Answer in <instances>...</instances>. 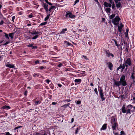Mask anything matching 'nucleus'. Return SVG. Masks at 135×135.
I'll list each match as a JSON object with an SVG mask.
<instances>
[{"label": "nucleus", "mask_w": 135, "mask_h": 135, "mask_svg": "<svg viewBox=\"0 0 135 135\" xmlns=\"http://www.w3.org/2000/svg\"><path fill=\"white\" fill-rule=\"evenodd\" d=\"M14 33L12 32L11 33H9V36L12 39L13 38V35H14Z\"/></svg>", "instance_id": "c756f323"}, {"label": "nucleus", "mask_w": 135, "mask_h": 135, "mask_svg": "<svg viewBox=\"0 0 135 135\" xmlns=\"http://www.w3.org/2000/svg\"><path fill=\"white\" fill-rule=\"evenodd\" d=\"M57 104V103L55 102H53L51 104L53 105H55Z\"/></svg>", "instance_id": "0e129e2a"}, {"label": "nucleus", "mask_w": 135, "mask_h": 135, "mask_svg": "<svg viewBox=\"0 0 135 135\" xmlns=\"http://www.w3.org/2000/svg\"><path fill=\"white\" fill-rule=\"evenodd\" d=\"M4 34H5V36L6 37V38H7L8 40L9 39V37L8 36V35L6 33H4Z\"/></svg>", "instance_id": "58836bf2"}, {"label": "nucleus", "mask_w": 135, "mask_h": 135, "mask_svg": "<svg viewBox=\"0 0 135 135\" xmlns=\"http://www.w3.org/2000/svg\"><path fill=\"white\" fill-rule=\"evenodd\" d=\"M104 5L106 7H110L112 6V5L111 4L109 3H108L107 2H104Z\"/></svg>", "instance_id": "4468645a"}, {"label": "nucleus", "mask_w": 135, "mask_h": 135, "mask_svg": "<svg viewBox=\"0 0 135 135\" xmlns=\"http://www.w3.org/2000/svg\"><path fill=\"white\" fill-rule=\"evenodd\" d=\"M15 18V16H13L12 17V21L13 22H14V20Z\"/></svg>", "instance_id": "4d7b16f0"}, {"label": "nucleus", "mask_w": 135, "mask_h": 135, "mask_svg": "<svg viewBox=\"0 0 135 135\" xmlns=\"http://www.w3.org/2000/svg\"><path fill=\"white\" fill-rule=\"evenodd\" d=\"M105 19L104 18H102V21L101 22H105Z\"/></svg>", "instance_id": "5fc2aeb1"}, {"label": "nucleus", "mask_w": 135, "mask_h": 135, "mask_svg": "<svg viewBox=\"0 0 135 135\" xmlns=\"http://www.w3.org/2000/svg\"><path fill=\"white\" fill-rule=\"evenodd\" d=\"M69 105H70V103H68V104H66L64 105V106L65 107H66L68 106H69Z\"/></svg>", "instance_id": "de8ad7c7"}, {"label": "nucleus", "mask_w": 135, "mask_h": 135, "mask_svg": "<svg viewBox=\"0 0 135 135\" xmlns=\"http://www.w3.org/2000/svg\"><path fill=\"white\" fill-rule=\"evenodd\" d=\"M94 91L95 92L96 94L97 95H98V91H97V88H95L94 89Z\"/></svg>", "instance_id": "a18cd8bd"}, {"label": "nucleus", "mask_w": 135, "mask_h": 135, "mask_svg": "<svg viewBox=\"0 0 135 135\" xmlns=\"http://www.w3.org/2000/svg\"><path fill=\"white\" fill-rule=\"evenodd\" d=\"M28 47H31L32 49H36L37 48V46H33V44H29L27 45Z\"/></svg>", "instance_id": "a211bd4d"}, {"label": "nucleus", "mask_w": 135, "mask_h": 135, "mask_svg": "<svg viewBox=\"0 0 135 135\" xmlns=\"http://www.w3.org/2000/svg\"><path fill=\"white\" fill-rule=\"evenodd\" d=\"M75 102L77 104H79L81 103V101L80 100L77 101L76 100L75 101Z\"/></svg>", "instance_id": "4c0bfd02"}, {"label": "nucleus", "mask_w": 135, "mask_h": 135, "mask_svg": "<svg viewBox=\"0 0 135 135\" xmlns=\"http://www.w3.org/2000/svg\"><path fill=\"white\" fill-rule=\"evenodd\" d=\"M123 62L128 64L129 66H131L132 65V59L129 58H127L126 60L124 59Z\"/></svg>", "instance_id": "39448f33"}, {"label": "nucleus", "mask_w": 135, "mask_h": 135, "mask_svg": "<svg viewBox=\"0 0 135 135\" xmlns=\"http://www.w3.org/2000/svg\"><path fill=\"white\" fill-rule=\"evenodd\" d=\"M79 0H76L74 2V5L75 4L77 3L78 2H79Z\"/></svg>", "instance_id": "bf43d9fd"}, {"label": "nucleus", "mask_w": 135, "mask_h": 135, "mask_svg": "<svg viewBox=\"0 0 135 135\" xmlns=\"http://www.w3.org/2000/svg\"><path fill=\"white\" fill-rule=\"evenodd\" d=\"M6 135H12V134H11L9 132H6Z\"/></svg>", "instance_id": "13d9d810"}, {"label": "nucleus", "mask_w": 135, "mask_h": 135, "mask_svg": "<svg viewBox=\"0 0 135 135\" xmlns=\"http://www.w3.org/2000/svg\"><path fill=\"white\" fill-rule=\"evenodd\" d=\"M122 112L123 113H125L126 112V110L125 109L124 105L122 108Z\"/></svg>", "instance_id": "4be33fe9"}, {"label": "nucleus", "mask_w": 135, "mask_h": 135, "mask_svg": "<svg viewBox=\"0 0 135 135\" xmlns=\"http://www.w3.org/2000/svg\"><path fill=\"white\" fill-rule=\"evenodd\" d=\"M134 75H135V73H132L131 77L133 80L135 79V77L134 76Z\"/></svg>", "instance_id": "473e14b6"}, {"label": "nucleus", "mask_w": 135, "mask_h": 135, "mask_svg": "<svg viewBox=\"0 0 135 135\" xmlns=\"http://www.w3.org/2000/svg\"><path fill=\"white\" fill-rule=\"evenodd\" d=\"M46 82L48 84H49V83L51 81L49 79L46 80Z\"/></svg>", "instance_id": "603ef678"}, {"label": "nucleus", "mask_w": 135, "mask_h": 135, "mask_svg": "<svg viewBox=\"0 0 135 135\" xmlns=\"http://www.w3.org/2000/svg\"><path fill=\"white\" fill-rule=\"evenodd\" d=\"M132 107H133V106L131 104L127 106V108H130V107H131V108H132Z\"/></svg>", "instance_id": "3c124183"}, {"label": "nucleus", "mask_w": 135, "mask_h": 135, "mask_svg": "<svg viewBox=\"0 0 135 135\" xmlns=\"http://www.w3.org/2000/svg\"><path fill=\"white\" fill-rule=\"evenodd\" d=\"M65 43L67 44V45H68L69 46V45H71L72 46H73V45L71 44L69 42L67 41H65Z\"/></svg>", "instance_id": "72a5a7b5"}, {"label": "nucleus", "mask_w": 135, "mask_h": 135, "mask_svg": "<svg viewBox=\"0 0 135 135\" xmlns=\"http://www.w3.org/2000/svg\"><path fill=\"white\" fill-rule=\"evenodd\" d=\"M42 6L44 7V9L48 8V5L45 3H43L42 5Z\"/></svg>", "instance_id": "412c9836"}, {"label": "nucleus", "mask_w": 135, "mask_h": 135, "mask_svg": "<svg viewBox=\"0 0 135 135\" xmlns=\"http://www.w3.org/2000/svg\"><path fill=\"white\" fill-rule=\"evenodd\" d=\"M120 69H122V64H120V66L117 68V71H118Z\"/></svg>", "instance_id": "37998d69"}, {"label": "nucleus", "mask_w": 135, "mask_h": 135, "mask_svg": "<svg viewBox=\"0 0 135 135\" xmlns=\"http://www.w3.org/2000/svg\"><path fill=\"white\" fill-rule=\"evenodd\" d=\"M9 43V41H7L6 42L5 44H4L3 45H7V44H8Z\"/></svg>", "instance_id": "6e6d98bb"}, {"label": "nucleus", "mask_w": 135, "mask_h": 135, "mask_svg": "<svg viewBox=\"0 0 135 135\" xmlns=\"http://www.w3.org/2000/svg\"><path fill=\"white\" fill-rule=\"evenodd\" d=\"M107 124H103L100 129L101 130H104L106 129L107 127Z\"/></svg>", "instance_id": "2eb2a0df"}, {"label": "nucleus", "mask_w": 135, "mask_h": 135, "mask_svg": "<svg viewBox=\"0 0 135 135\" xmlns=\"http://www.w3.org/2000/svg\"><path fill=\"white\" fill-rule=\"evenodd\" d=\"M40 62L39 60H37V61H36L35 62V64H37Z\"/></svg>", "instance_id": "052dcab7"}, {"label": "nucleus", "mask_w": 135, "mask_h": 135, "mask_svg": "<svg viewBox=\"0 0 135 135\" xmlns=\"http://www.w3.org/2000/svg\"><path fill=\"white\" fill-rule=\"evenodd\" d=\"M3 21L2 20L0 22V25H2L3 24Z\"/></svg>", "instance_id": "774afa93"}, {"label": "nucleus", "mask_w": 135, "mask_h": 135, "mask_svg": "<svg viewBox=\"0 0 135 135\" xmlns=\"http://www.w3.org/2000/svg\"><path fill=\"white\" fill-rule=\"evenodd\" d=\"M41 102L40 101H36L35 102V103L36 105H37L38 104H40Z\"/></svg>", "instance_id": "79ce46f5"}, {"label": "nucleus", "mask_w": 135, "mask_h": 135, "mask_svg": "<svg viewBox=\"0 0 135 135\" xmlns=\"http://www.w3.org/2000/svg\"><path fill=\"white\" fill-rule=\"evenodd\" d=\"M126 80H125V76L124 75H123L121 76L120 78V80L119 82H121L122 81Z\"/></svg>", "instance_id": "6ab92c4d"}, {"label": "nucleus", "mask_w": 135, "mask_h": 135, "mask_svg": "<svg viewBox=\"0 0 135 135\" xmlns=\"http://www.w3.org/2000/svg\"><path fill=\"white\" fill-rule=\"evenodd\" d=\"M29 32L30 33H31V34L32 35H38L37 34L40 33V32L38 31H33L32 32L29 31Z\"/></svg>", "instance_id": "f8f14e48"}, {"label": "nucleus", "mask_w": 135, "mask_h": 135, "mask_svg": "<svg viewBox=\"0 0 135 135\" xmlns=\"http://www.w3.org/2000/svg\"><path fill=\"white\" fill-rule=\"evenodd\" d=\"M22 127V126H18V127H15V129H14V130H16V129H17L19 128H21V127Z\"/></svg>", "instance_id": "864d4df0"}, {"label": "nucleus", "mask_w": 135, "mask_h": 135, "mask_svg": "<svg viewBox=\"0 0 135 135\" xmlns=\"http://www.w3.org/2000/svg\"><path fill=\"white\" fill-rule=\"evenodd\" d=\"M105 63H106V65H107L109 69L111 70H112L113 67L112 63L109 61H106Z\"/></svg>", "instance_id": "423d86ee"}, {"label": "nucleus", "mask_w": 135, "mask_h": 135, "mask_svg": "<svg viewBox=\"0 0 135 135\" xmlns=\"http://www.w3.org/2000/svg\"><path fill=\"white\" fill-rule=\"evenodd\" d=\"M129 47V46L128 45H127L126 46V48L125 49V51H126L127 52L128 51V48Z\"/></svg>", "instance_id": "c03bdc74"}, {"label": "nucleus", "mask_w": 135, "mask_h": 135, "mask_svg": "<svg viewBox=\"0 0 135 135\" xmlns=\"http://www.w3.org/2000/svg\"><path fill=\"white\" fill-rule=\"evenodd\" d=\"M1 109H5L6 110H8L9 109L11 108V107L7 105H4L1 108Z\"/></svg>", "instance_id": "f3484780"}, {"label": "nucleus", "mask_w": 135, "mask_h": 135, "mask_svg": "<svg viewBox=\"0 0 135 135\" xmlns=\"http://www.w3.org/2000/svg\"><path fill=\"white\" fill-rule=\"evenodd\" d=\"M120 60L119 61V62H122L123 60V59H122V58L121 57V56H120Z\"/></svg>", "instance_id": "338daca9"}, {"label": "nucleus", "mask_w": 135, "mask_h": 135, "mask_svg": "<svg viewBox=\"0 0 135 135\" xmlns=\"http://www.w3.org/2000/svg\"><path fill=\"white\" fill-rule=\"evenodd\" d=\"M27 90H26L25 91L24 95H27Z\"/></svg>", "instance_id": "e2e57ef3"}, {"label": "nucleus", "mask_w": 135, "mask_h": 135, "mask_svg": "<svg viewBox=\"0 0 135 135\" xmlns=\"http://www.w3.org/2000/svg\"><path fill=\"white\" fill-rule=\"evenodd\" d=\"M116 26L118 27V31L120 33V34H119V36H120V35H121L122 29L124 26L122 23H120L119 25H118V26Z\"/></svg>", "instance_id": "0eeeda50"}, {"label": "nucleus", "mask_w": 135, "mask_h": 135, "mask_svg": "<svg viewBox=\"0 0 135 135\" xmlns=\"http://www.w3.org/2000/svg\"><path fill=\"white\" fill-rule=\"evenodd\" d=\"M113 40L114 41L115 44V45L116 46H117V47H118V46H120V45L118 44L117 43V41L116 40L114 39Z\"/></svg>", "instance_id": "c85d7f7f"}, {"label": "nucleus", "mask_w": 135, "mask_h": 135, "mask_svg": "<svg viewBox=\"0 0 135 135\" xmlns=\"http://www.w3.org/2000/svg\"><path fill=\"white\" fill-rule=\"evenodd\" d=\"M126 113L127 114H128V113L131 114V110L129 109H127L126 110Z\"/></svg>", "instance_id": "a19ab883"}, {"label": "nucleus", "mask_w": 135, "mask_h": 135, "mask_svg": "<svg viewBox=\"0 0 135 135\" xmlns=\"http://www.w3.org/2000/svg\"><path fill=\"white\" fill-rule=\"evenodd\" d=\"M62 64L61 63H60L57 65V66L58 67H61L62 66Z\"/></svg>", "instance_id": "8fccbe9b"}, {"label": "nucleus", "mask_w": 135, "mask_h": 135, "mask_svg": "<svg viewBox=\"0 0 135 135\" xmlns=\"http://www.w3.org/2000/svg\"><path fill=\"white\" fill-rule=\"evenodd\" d=\"M38 35H36L35 36H33L32 37V39L35 40L38 38Z\"/></svg>", "instance_id": "e433bc0d"}, {"label": "nucleus", "mask_w": 135, "mask_h": 135, "mask_svg": "<svg viewBox=\"0 0 135 135\" xmlns=\"http://www.w3.org/2000/svg\"><path fill=\"white\" fill-rule=\"evenodd\" d=\"M46 23H47V22H46L42 23L40 24V26H42V25H45L46 24Z\"/></svg>", "instance_id": "49530a36"}, {"label": "nucleus", "mask_w": 135, "mask_h": 135, "mask_svg": "<svg viewBox=\"0 0 135 135\" xmlns=\"http://www.w3.org/2000/svg\"><path fill=\"white\" fill-rule=\"evenodd\" d=\"M33 76L34 77H35L36 76H37L38 77H40V76H41V75H40V74H34L33 75Z\"/></svg>", "instance_id": "c9c22d12"}, {"label": "nucleus", "mask_w": 135, "mask_h": 135, "mask_svg": "<svg viewBox=\"0 0 135 135\" xmlns=\"http://www.w3.org/2000/svg\"><path fill=\"white\" fill-rule=\"evenodd\" d=\"M28 17L30 18H31L33 17V15L31 14L29 15Z\"/></svg>", "instance_id": "680f3d73"}, {"label": "nucleus", "mask_w": 135, "mask_h": 135, "mask_svg": "<svg viewBox=\"0 0 135 135\" xmlns=\"http://www.w3.org/2000/svg\"><path fill=\"white\" fill-rule=\"evenodd\" d=\"M123 64L124 65V66L125 67L126 69H125V71H126L128 69V64H126V63L123 62Z\"/></svg>", "instance_id": "2f4dec72"}, {"label": "nucleus", "mask_w": 135, "mask_h": 135, "mask_svg": "<svg viewBox=\"0 0 135 135\" xmlns=\"http://www.w3.org/2000/svg\"><path fill=\"white\" fill-rule=\"evenodd\" d=\"M115 14H112L109 16V18L110 19H113V18L115 17Z\"/></svg>", "instance_id": "393cba45"}, {"label": "nucleus", "mask_w": 135, "mask_h": 135, "mask_svg": "<svg viewBox=\"0 0 135 135\" xmlns=\"http://www.w3.org/2000/svg\"><path fill=\"white\" fill-rule=\"evenodd\" d=\"M105 10L108 13H110L111 9L109 8H107L105 9Z\"/></svg>", "instance_id": "5701e85b"}, {"label": "nucleus", "mask_w": 135, "mask_h": 135, "mask_svg": "<svg viewBox=\"0 0 135 135\" xmlns=\"http://www.w3.org/2000/svg\"><path fill=\"white\" fill-rule=\"evenodd\" d=\"M81 80L80 79H76L75 80V82L77 83L81 82Z\"/></svg>", "instance_id": "cd10ccee"}, {"label": "nucleus", "mask_w": 135, "mask_h": 135, "mask_svg": "<svg viewBox=\"0 0 135 135\" xmlns=\"http://www.w3.org/2000/svg\"><path fill=\"white\" fill-rule=\"evenodd\" d=\"M50 16V14H48L47 16L45 18V21H46L49 18Z\"/></svg>", "instance_id": "f704fd0d"}, {"label": "nucleus", "mask_w": 135, "mask_h": 135, "mask_svg": "<svg viewBox=\"0 0 135 135\" xmlns=\"http://www.w3.org/2000/svg\"><path fill=\"white\" fill-rule=\"evenodd\" d=\"M79 128H77L75 130V134H76L78 133L79 130Z\"/></svg>", "instance_id": "ea45409f"}, {"label": "nucleus", "mask_w": 135, "mask_h": 135, "mask_svg": "<svg viewBox=\"0 0 135 135\" xmlns=\"http://www.w3.org/2000/svg\"><path fill=\"white\" fill-rule=\"evenodd\" d=\"M116 120L115 118H113V122H112V128L114 130H115L116 128L117 123Z\"/></svg>", "instance_id": "20e7f679"}, {"label": "nucleus", "mask_w": 135, "mask_h": 135, "mask_svg": "<svg viewBox=\"0 0 135 135\" xmlns=\"http://www.w3.org/2000/svg\"><path fill=\"white\" fill-rule=\"evenodd\" d=\"M34 135H46L45 131L42 130L39 132H35Z\"/></svg>", "instance_id": "6e6552de"}, {"label": "nucleus", "mask_w": 135, "mask_h": 135, "mask_svg": "<svg viewBox=\"0 0 135 135\" xmlns=\"http://www.w3.org/2000/svg\"><path fill=\"white\" fill-rule=\"evenodd\" d=\"M113 0H109L110 4H111L112 5V9H114L115 8V4L114 2L112 1Z\"/></svg>", "instance_id": "ddd939ff"}, {"label": "nucleus", "mask_w": 135, "mask_h": 135, "mask_svg": "<svg viewBox=\"0 0 135 135\" xmlns=\"http://www.w3.org/2000/svg\"><path fill=\"white\" fill-rule=\"evenodd\" d=\"M121 6V3L120 2H118L116 4V7L118 8L120 7Z\"/></svg>", "instance_id": "bb28decb"}, {"label": "nucleus", "mask_w": 135, "mask_h": 135, "mask_svg": "<svg viewBox=\"0 0 135 135\" xmlns=\"http://www.w3.org/2000/svg\"><path fill=\"white\" fill-rule=\"evenodd\" d=\"M65 16L67 17H70L71 18H74L75 16L72 14L70 12H67L65 15Z\"/></svg>", "instance_id": "9d476101"}, {"label": "nucleus", "mask_w": 135, "mask_h": 135, "mask_svg": "<svg viewBox=\"0 0 135 135\" xmlns=\"http://www.w3.org/2000/svg\"><path fill=\"white\" fill-rule=\"evenodd\" d=\"M125 134L124 132L123 131H121L120 132V135H124Z\"/></svg>", "instance_id": "09e8293b"}, {"label": "nucleus", "mask_w": 135, "mask_h": 135, "mask_svg": "<svg viewBox=\"0 0 135 135\" xmlns=\"http://www.w3.org/2000/svg\"><path fill=\"white\" fill-rule=\"evenodd\" d=\"M125 69H126L125 67L123 64L122 65V69H121V72H122Z\"/></svg>", "instance_id": "a878e982"}, {"label": "nucleus", "mask_w": 135, "mask_h": 135, "mask_svg": "<svg viewBox=\"0 0 135 135\" xmlns=\"http://www.w3.org/2000/svg\"><path fill=\"white\" fill-rule=\"evenodd\" d=\"M114 85L116 86H119L122 85L123 86H125L127 85V83L126 80L122 81L121 82H119V81H116L115 80H114Z\"/></svg>", "instance_id": "f257e3e1"}, {"label": "nucleus", "mask_w": 135, "mask_h": 135, "mask_svg": "<svg viewBox=\"0 0 135 135\" xmlns=\"http://www.w3.org/2000/svg\"><path fill=\"white\" fill-rule=\"evenodd\" d=\"M56 8V7L54 6H51L49 8V11L51 12V11L52 9L55 8Z\"/></svg>", "instance_id": "7c9ffc66"}, {"label": "nucleus", "mask_w": 135, "mask_h": 135, "mask_svg": "<svg viewBox=\"0 0 135 135\" xmlns=\"http://www.w3.org/2000/svg\"><path fill=\"white\" fill-rule=\"evenodd\" d=\"M98 91L102 101H103L105 100V98L104 97V95L103 93V90L102 88L100 87H99L98 88Z\"/></svg>", "instance_id": "7ed1b4c3"}, {"label": "nucleus", "mask_w": 135, "mask_h": 135, "mask_svg": "<svg viewBox=\"0 0 135 135\" xmlns=\"http://www.w3.org/2000/svg\"><path fill=\"white\" fill-rule=\"evenodd\" d=\"M91 39H92L91 38V37H87V38L86 39V44H87V41H88V44L89 45L91 46L92 44V42L90 41V40H91Z\"/></svg>", "instance_id": "9b49d317"}, {"label": "nucleus", "mask_w": 135, "mask_h": 135, "mask_svg": "<svg viewBox=\"0 0 135 135\" xmlns=\"http://www.w3.org/2000/svg\"><path fill=\"white\" fill-rule=\"evenodd\" d=\"M67 31V29L65 28L64 29H63L62 31L60 32V34H62L63 33H65V32Z\"/></svg>", "instance_id": "b1692460"}, {"label": "nucleus", "mask_w": 135, "mask_h": 135, "mask_svg": "<svg viewBox=\"0 0 135 135\" xmlns=\"http://www.w3.org/2000/svg\"><path fill=\"white\" fill-rule=\"evenodd\" d=\"M39 68L41 69H42L44 68V67L43 66H41Z\"/></svg>", "instance_id": "69168bd1"}, {"label": "nucleus", "mask_w": 135, "mask_h": 135, "mask_svg": "<svg viewBox=\"0 0 135 135\" xmlns=\"http://www.w3.org/2000/svg\"><path fill=\"white\" fill-rule=\"evenodd\" d=\"M106 56L110 58L111 56L112 58L114 57V55L112 53H110L109 50H106L105 52Z\"/></svg>", "instance_id": "1a4fd4ad"}, {"label": "nucleus", "mask_w": 135, "mask_h": 135, "mask_svg": "<svg viewBox=\"0 0 135 135\" xmlns=\"http://www.w3.org/2000/svg\"><path fill=\"white\" fill-rule=\"evenodd\" d=\"M7 67H9L10 68H13L15 67L14 65L13 64H7L6 65Z\"/></svg>", "instance_id": "dca6fc26"}, {"label": "nucleus", "mask_w": 135, "mask_h": 135, "mask_svg": "<svg viewBox=\"0 0 135 135\" xmlns=\"http://www.w3.org/2000/svg\"><path fill=\"white\" fill-rule=\"evenodd\" d=\"M126 31L124 33L125 37L126 38H128V32L129 31V30L128 29H126Z\"/></svg>", "instance_id": "aec40b11"}, {"label": "nucleus", "mask_w": 135, "mask_h": 135, "mask_svg": "<svg viewBox=\"0 0 135 135\" xmlns=\"http://www.w3.org/2000/svg\"><path fill=\"white\" fill-rule=\"evenodd\" d=\"M120 18L118 16H116L115 18L112 20V23L115 26H118Z\"/></svg>", "instance_id": "f03ea898"}]
</instances>
